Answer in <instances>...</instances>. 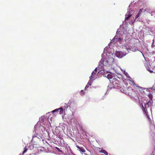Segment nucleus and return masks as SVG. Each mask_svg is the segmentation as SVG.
I'll list each match as a JSON object with an SVG mask.
<instances>
[{
	"label": "nucleus",
	"instance_id": "1",
	"mask_svg": "<svg viewBox=\"0 0 155 155\" xmlns=\"http://www.w3.org/2000/svg\"><path fill=\"white\" fill-rule=\"evenodd\" d=\"M127 95L130 96L132 98H134L136 101L139 99L138 96L135 90H133L131 88L128 87L126 92Z\"/></svg>",
	"mask_w": 155,
	"mask_h": 155
},
{
	"label": "nucleus",
	"instance_id": "2",
	"mask_svg": "<svg viewBox=\"0 0 155 155\" xmlns=\"http://www.w3.org/2000/svg\"><path fill=\"white\" fill-rule=\"evenodd\" d=\"M153 101H149L148 102L144 104V107L142 105V110L143 112H148L147 109L152 106Z\"/></svg>",
	"mask_w": 155,
	"mask_h": 155
},
{
	"label": "nucleus",
	"instance_id": "3",
	"mask_svg": "<svg viewBox=\"0 0 155 155\" xmlns=\"http://www.w3.org/2000/svg\"><path fill=\"white\" fill-rule=\"evenodd\" d=\"M128 53V52H122L121 51H117L116 52V56L119 58H121L124 56H125Z\"/></svg>",
	"mask_w": 155,
	"mask_h": 155
},
{
	"label": "nucleus",
	"instance_id": "4",
	"mask_svg": "<svg viewBox=\"0 0 155 155\" xmlns=\"http://www.w3.org/2000/svg\"><path fill=\"white\" fill-rule=\"evenodd\" d=\"M120 82L118 80H117L116 82H115L113 84H112V85L114 87H118V88H121Z\"/></svg>",
	"mask_w": 155,
	"mask_h": 155
},
{
	"label": "nucleus",
	"instance_id": "5",
	"mask_svg": "<svg viewBox=\"0 0 155 155\" xmlns=\"http://www.w3.org/2000/svg\"><path fill=\"white\" fill-rule=\"evenodd\" d=\"M96 75V72L94 71H93L92 73L91 76L90 77V81L91 82L94 79H95V78Z\"/></svg>",
	"mask_w": 155,
	"mask_h": 155
},
{
	"label": "nucleus",
	"instance_id": "6",
	"mask_svg": "<svg viewBox=\"0 0 155 155\" xmlns=\"http://www.w3.org/2000/svg\"><path fill=\"white\" fill-rule=\"evenodd\" d=\"M59 111V114H63V110L62 108H59L58 109H56L54 110H53L52 112V113H54V112H58Z\"/></svg>",
	"mask_w": 155,
	"mask_h": 155
},
{
	"label": "nucleus",
	"instance_id": "7",
	"mask_svg": "<svg viewBox=\"0 0 155 155\" xmlns=\"http://www.w3.org/2000/svg\"><path fill=\"white\" fill-rule=\"evenodd\" d=\"M132 16V14H131L129 12H128L125 15V20H128Z\"/></svg>",
	"mask_w": 155,
	"mask_h": 155
},
{
	"label": "nucleus",
	"instance_id": "8",
	"mask_svg": "<svg viewBox=\"0 0 155 155\" xmlns=\"http://www.w3.org/2000/svg\"><path fill=\"white\" fill-rule=\"evenodd\" d=\"M68 107V104H64V106L61 107V108H62L63 110V113H65V111L67 109Z\"/></svg>",
	"mask_w": 155,
	"mask_h": 155
},
{
	"label": "nucleus",
	"instance_id": "9",
	"mask_svg": "<svg viewBox=\"0 0 155 155\" xmlns=\"http://www.w3.org/2000/svg\"><path fill=\"white\" fill-rule=\"evenodd\" d=\"M76 147L77 148L79 149L80 151L81 152H82V153H84L85 152V150L84 149L83 147H80L78 146L77 145Z\"/></svg>",
	"mask_w": 155,
	"mask_h": 155
},
{
	"label": "nucleus",
	"instance_id": "10",
	"mask_svg": "<svg viewBox=\"0 0 155 155\" xmlns=\"http://www.w3.org/2000/svg\"><path fill=\"white\" fill-rule=\"evenodd\" d=\"M104 60L102 59H101V60L99 62V66H100L101 68L103 67L104 65Z\"/></svg>",
	"mask_w": 155,
	"mask_h": 155
},
{
	"label": "nucleus",
	"instance_id": "11",
	"mask_svg": "<svg viewBox=\"0 0 155 155\" xmlns=\"http://www.w3.org/2000/svg\"><path fill=\"white\" fill-rule=\"evenodd\" d=\"M117 80H118L117 79L113 77L111 80H110V81L111 83H112L113 84Z\"/></svg>",
	"mask_w": 155,
	"mask_h": 155
},
{
	"label": "nucleus",
	"instance_id": "12",
	"mask_svg": "<svg viewBox=\"0 0 155 155\" xmlns=\"http://www.w3.org/2000/svg\"><path fill=\"white\" fill-rule=\"evenodd\" d=\"M99 152L100 153H102L105 154V155H108V153L105 150L101 149L99 150Z\"/></svg>",
	"mask_w": 155,
	"mask_h": 155
},
{
	"label": "nucleus",
	"instance_id": "13",
	"mask_svg": "<svg viewBox=\"0 0 155 155\" xmlns=\"http://www.w3.org/2000/svg\"><path fill=\"white\" fill-rule=\"evenodd\" d=\"M143 113L145 114L146 115V117L149 121H151L150 118L149 117V115H148V112H143Z\"/></svg>",
	"mask_w": 155,
	"mask_h": 155
},
{
	"label": "nucleus",
	"instance_id": "14",
	"mask_svg": "<svg viewBox=\"0 0 155 155\" xmlns=\"http://www.w3.org/2000/svg\"><path fill=\"white\" fill-rule=\"evenodd\" d=\"M143 113L145 114L146 115V117L149 121H151L150 118L149 117V115H148V112H143Z\"/></svg>",
	"mask_w": 155,
	"mask_h": 155
},
{
	"label": "nucleus",
	"instance_id": "15",
	"mask_svg": "<svg viewBox=\"0 0 155 155\" xmlns=\"http://www.w3.org/2000/svg\"><path fill=\"white\" fill-rule=\"evenodd\" d=\"M105 76L109 80H111L113 77L111 74H108L107 75V76L105 75Z\"/></svg>",
	"mask_w": 155,
	"mask_h": 155
},
{
	"label": "nucleus",
	"instance_id": "16",
	"mask_svg": "<svg viewBox=\"0 0 155 155\" xmlns=\"http://www.w3.org/2000/svg\"><path fill=\"white\" fill-rule=\"evenodd\" d=\"M90 81H89V82L87 83V84L86 86V87L84 89L85 90H87V88L89 86H91V83H90Z\"/></svg>",
	"mask_w": 155,
	"mask_h": 155
},
{
	"label": "nucleus",
	"instance_id": "17",
	"mask_svg": "<svg viewBox=\"0 0 155 155\" xmlns=\"http://www.w3.org/2000/svg\"><path fill=\"white\" fill-rule=\"evenodd\" d=\"M142 11H143V12H144L146 11V10L145 9H144L143 8H141L139 10L138 13L140 14L142 12Z\"/></svg>",
	"mask_w": 155,
	"mask_h": 155
},
{
	"label": "nucleus",
	"instance_id": "18",
	"mask_svg": "<svg viewBox=\"0 0 155 155\" xmlns=\"http://www.w3.org/2000/svg\"><path fill=\"white\" fill-rule=\"evenodd\" d=\"M24 149V150L22 153V155H23L25 153L27 152V151L28 150V149L25 148Z\"/></svg>",
	"mask_w": 155,
	"mask_h": 155
},
{
	"label": "nucleus",
	"instance_id": "19",
	"mask_svg": "<svg viewBox=\"0 0 155 155\" xmlns=\"http://www.w3.org/2000/svg\"><path fill=\"white\" fill-rule=\"evenodd\" d=\"M125 48L127 50V52H128V53L129 52V51L130 50V49L127 47V46H125Z\"/></svg>",
	"mask_w": 155,
	"mask_h": 155
},
{
	"label": "nucleus",
	"instance_id": "20",
	"mask_svg": "<svg viewBox=\"0 0 155 155\" xmlns=\"http://www.w3.org/2000/svg\"><path fill=\"white\" fill-rule=\"evenodd\" d=\"M140 14H139V13H138L135 16V18L136 19H137V18H138L139 17V15H140Z\"/></svg>",
	"mask_w": 155,
	"mask_h": 155
},
{
	"label": "nucleus",
	"instance_id": "21",
	"mask_svg": "<svg viewBox=\"0 0 155 155\" xmlns=\"http://www.w3.org/2000/svg\"><path fill=\"white\" fill-rule=\"evenodd\" d=\"M80 94L82 95H83L85 94V92H84L83 90H81V91Z\"/></svg>",
	"mask_w": 155,
	"mask_h": 155
},
{
	"label": "nucleus",
	"instance_id": "22",
	"mask_svg": "<svg viewBox=\"0 0 155 155\" xmlns=\"http://www.w3.org/2000/svg\"><path fill=\"white\" fill-rule=\"evenodd\" d=\"M149 97L150 98V101H152V95H149Z\"/></svg>",
	"mask_w": 155,
	"mask_h": 155
},
{
	"label": "nucleus",
	"instance_id": "23",
	"mask_svg": "<svg viewBox=\"0 0 155 155\" xmlns=\"http://www.w3.org/2000/svg\"><path fill=\"white\" fill-rule=\"evenodd\" d=\"M149 97L150 98V101H152V95H149Z\"/></svg>",
	"mask_w": 155,
	"mask_h": 155
},
{
	"label": "nucleus",
	"instance_id": "24",
	"mask_svg": "<svg viewBox=\"0 0 155 155\" xmlns=\"http://www.w3.org/2000/svg\"><path fill=\"white\" fill-rule=\"evenodd\" d=\"M131 84H133V85H134L135 84V83L134 82V81H131Z\"/></svg>",
	"mask_w": 155,
	"mask_h": 155
},
{
	"label": "nucleus",
	"instance_id": "25",
	"mask_svg": "<svg viewBox=\"0 0 155 155\" xmlns=\"http://www.w3.org/2000/svg\"><path fill=\"white\" fill-rule=\"evenodd\" d=\"M153 42L152 43V45H151V47H152V48L153 47H154V45H153V42H154V41H153Z\"/></svg>",
	"mask_w": 155,
	"mask_h": 155
},
{
	"label": "nucleus",
	"instance_id": "26",
	"mask_svg": "<svg viewBox=\"0 0 155 155\" xmlns=\"http://www.w3.org/2000/svg\"><path fill=\"white\" fill-rule=\"evenodd\" d=\"M56 149H57V150L59 152H61V151L60 150V149L58 148V147H56Z\"/></svg>",
	"mask_w": 155,
	"mask_h": 155
},
{
	"label": "nucleus",
	"instance_id": "27",
	"mask_svg": "<svg viewBox=\"0 0 155 155\" xmlns=\"http://www.w3.org/2000/svg\"><path fill=\"white\" fill-rule=\"evenodd\" d=\"M97 68H96L94 70V71H95L96 72L97 71Z\"/></svg>",
	"mask_w": 155,
	"mask_h": 155
},
{
	"label": "nucleus",
	"instance_id": "28",
	"mask_svg": "<svg viewBox=\"0 0 155 155\" xmlns=\"http://www.w3.org/2000/svg\"><path fill=\"white\" fill-rule=\"evenodd\" d=\"M119 39H120V40H121V39L120 38H119Z\"/></svg>",
	"mask_w": 155,
	"mask_h": 155
}]
</instances>
